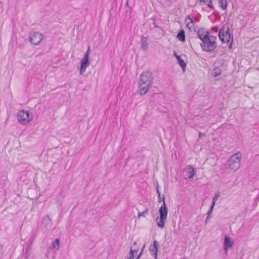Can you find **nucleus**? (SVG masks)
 <instances>
[{"mask_svg": "<svg viewBox=\"0 0 259 259\" xmlns=\"http://www.w3.org/2000/svg\"><path fill=\"white\" fill-rule=\"evenodd\" d=\"M153 80L152 72L146 71L141 74L138 82V91L141 95H145L148 92L151 87Z\"/></svg>", "mask_w": 259, "mask_h": 259, "instance_id": "f257e3e1", "label": "nucleus"}, {"mask_svg": "<svg viewBox=\"0 0 259 259\" xmlns=\"http://www.w3.org/2000/svg\"><path fill=\"white\" fill-rule=\"evenodd\" d=\"M241 159V154L240 152L233 154L227 161V168L236 171L240 167V161Z\"/></svg>", "mask_w": 259, "mask_h": 259, "instance_id": "f03ea898", "label": "nucleus"}, {"mask_svg": "<svg viewBox=\"0 0 259 259\" xmlns=\"http://www.w3.org/2000/svg\"><path fill=\"white\" fill-rule=\"evenodd\" d=\"M200 46L202 51L206 52H211L217 48V44L215 41L210 40L208 36L204 37V39L201 40Z\"/></svg>", "mask_w": 259, "mask_h": 259, "instance_id": "7ed1b4c3", "label": "nucleus"}, {"mask_svg": "<svg viewBox=\"0 0 259 259\" xmlns=\"http://www.w3.org/2000/svg\"><path fill=\"white\" fill-rule=\"evenodd\" d=\"M17 118L18 121L22 124H25L32 119V118H30L29 111L24 110L18 112Z\"/></svg>", "mask_w": 259, "mask_h": 259, "instance_id": "20e7f679", "label": "nucleus"}, {"mask_svg": "<svg viewBox=\"0 0 259 259\" xmlns=\"http://www.w3.org/2000/svg\"><path fill=\"white\" fill-rule=\"evenodd\" d=\"M42 38V35L38 32L30 33L29 41L32 45H38Z\"/></svg>", "mask_w": 259, "mask_h": 259, "instance_id": "39448f33", "label": "nucleus"}, {"mask_svg": "<svg viewBox=\"0 0 259 259\" xmlns=\"http://www.w3.org/2000/svg\"><path fill=\"white\" fill-rule=\"evenodd\" d=\"M80 63V74H82L84 72H85L87 67L90 64V62L89 61V55L85 54L83 58L81 59Z\"/></svg>", "mask_w": 259, "mask_h": 259, "instance_id": "423d86ee", "label": "nucleus"}, {"mask_svg": "<svg viewBox=\"0 0 259 259\" xmlns=\"http://www.w3.org/2000/svg\"><path fill=\"white\" fill-rule=\"evenodd\" d=\"M41 227L45 231H47L52 228V222L48 215H46L42 218Z\"/></svg>", "mask_w": 259, "mask_h": 259, "instance_id": "0eeeda50", "label": "nucleus"}, {"mask_svg": "<svg viewBox=\"0 0 259 259\" xmlns=\"http://www.w3.org/2000/svg\"><path fill=\"white\" fill-rule=\"evenodd\" d=\"M163 204L159 209V213L160 217L167 218V208L165 202V197L164 196L162 197Z\"/></svg>", "mask_w": 259, "mask_h": 259, "instance_id": "6e6552de", "label": "nucleus"}, {"mask_svg": "<svg viewBox=\"0 0 259 259\" xmlns=\"http://www.w3.org/2000/svg\"><path fill=\"white\" fill-rule=\"evenodd\" d=\"M158 246V242L156 240H154L153 244L151 245L150 247L151 254L154 257V259H157Z\"/></svg>", "mask_w": 259, "mask_h": 259, "instance_id": "1a4fd4ad", "label": "nucleus"}, {"mask_svg": "<svg viewBox=\"0 0 259 259\" xmlns=\"http://www.w3.org/2000/svg\"><path fill=\"white\" fill-rule=\"evenodd\" d=\"M198 37L202 40L204 37L209 36V32L206 31L204 28H201L199 29L197 33Z\"/></svg>", "mask_w": 259, "mask_h": 259, "instance_id": "9d476101", "label": "nucleus"}, {"mask_svg": "<svg viewBox=\"0 0 259 259\" xmlns=\"http://www.w3.org/2000/svg\"><path fill=\"white\" fill-rule=\"evenodd\" d=\"M185 171L189 179L192 178L195 174V169L192 165H188Z\"/></svg>", "mask_w": 259, "mask_h": 259, "instance_id": "9b49d317", "label": "nucleus"}, {"mask_svg": "<svg viewBox=\"0 0 259 259\" xmlns=\"http://www.w3.org/2000/svg\"><path fill=\"white\" fill-rule=\"evenodd\" d=\"M233 245V242L231 240L230 238L226 235L224 239V249L227 250L228 248L231 247Z\"/></svg>", "mask_w": 259, "mask_h": 259, "instance_id": "f8f14e48", "label": "nucleus"}, {"mask_svg": "<svg viewBox=\"0 0 259 259\" xmlns=\"http://www.w3.org/2000/svg\"><path fill=\"white\" fill-rule=\"evenodd\" d=\"M219 37L220 39V40L223 42H227L228 43L229 42V40L228 37H226V35L225 34V30L224 29H221L220 30L219 33Z\"/></svg>", "mask_w": 259, "mask_h": 259, "instance_id": "ddd939ff", "label": "nucleus"}, {"mask_svg": "<svg viewBox=\"0 0 259 259\" xmlns=\"http://www.w3.org/2000/svg\"><path fill=\"white\" fill-rule=\"evenodd\" d=\"M141 49L144 51H146L148 48L147 42V37L142 36L141 39Z\"/></svg>", "mask_w": 259, "mask_h": 259, "instance_id": "4468645a", "label": "nucleus"}, {"mask_svg": "<svg viewBox=\"0 0 259 259\" xmlns=\"http://www.w3.org/2000/svg\"><path fill=\"white\" fill-rule=\"evenodd\" d=\"M60 247V240L59 238H56L55 240L51 243L50 248L59 250Z\"/></svg>", "mask_w": 259, "mask_h": 259, "instance_id": "2eb2a0df", "label": "nucleus"}, {"mask_svg": "<svg viewBox=\"0 0 259 259\" xmlns=\"http://www.w3.org/2000/svg\"><path fill=\"white\" fill-rule=\"evenodd\" d=\"M177 37L179 40L182 42L185 41V33L183 29H181L179 31L177 35Z\"/></svg>", "mask_w": 259, "mask_h": 259, "instance_id": "dca6fc26", "label": "nucleus"}, {"mask_svg": "<svg viewBox=\"0 0 259 259\" xmlns=\"http://www.w3.org/2000/svg\"><path fill=\"white\" fill-rule=\"evenodd\" d=\"M176 58L180 67L184 70L186 67V63L180 56H176Z\"/></svg>", "mask_w": 259, "mask_h": 259, "instance_id": "f3484780", "label": "nucleus"}, {"mask_svg": "<svg viewBox=\"0 0 259 259\" xmlns=\"http://www.w3.org/2000/svg\"><path fill=\"white\" fill-rule=\"evenodd\" d=\"M158 219H159L158 217H157V218L156 219V220L157 221V226L161 228H164V221L166 219V218L159 217V221H158Z\"/></svg>", "mask_w": 259, "mask_h": 259, "instance_id": "a211bd4d", "label": "nucleus"}, {"mask_svg": "<svg viewBox=\"0 0 259 259\" xmlns=\"http://www.w3.org/2000/svg\"><path fill=\"white\" fill-rule=\"evenodd\" d=\"M2 180L4 181L3 183H1V185L2 186V188L6 189L9 186V182L7 177H4V179H2Z\"/></svg>", "mask_w": 259, "mask_h": 259, "instance_id": "6ab92c4d", "label": "nucleus"}, {"mask_svg": "<svg viewBox=\"0 0 259 259\" xmlns=\"http://www.w3.org/2000/svg\"><path fill=\"white\" fill-rule=\"evenodd\" d=\"M219 6L223 9L225 10L227 7V0H219Z\"/></svg>", "mask_w": 259, "mask_h": 259, "instance_id": "aec40b11", "label": "nucleus"}, {"mask_svg": "<svg viewBox=\"0 0 259 259\" xmlns=\"http://www.w3.org/2000/svg\"><path fill=\"white\" fill-rule=\"evenodd\" d=\"M221 72L222 71L220 68H214V69L213 70V75L214 76H218L221 74Z\"/></svg>", "mask_w": 259, "mask_h": 259, "instance_id": "412c9836", "label": "nucleus"}, {"mask_svg": "<svg viewBox=\"0 0 259 259\" xmlns=\"http://www.w3.org/2000/svg\"><path fill=\"white\" fill-rule=\"evenodd\" d=\"M153 21L152 22V26H150L151 29H152L154 28H158L159 26L157 25L156 23V19L154 17L152 18L151 19Z\"/></svg>", "mask_w": 259, "mask_h": 259, "instance_id": "4be33fe9", "label": "nucleus"}, {"mask_svg": "<svg viewBox=\"0 0 259 259\" xmlns=\"http://www.w3.org/2000/svg\"><path fill=\"white\" fill-rule=\"evenodd\" d=\"M225 34L226 35V37L228 38L229 40L231 37L233 38V35L231 34L229 28H227V30H225Z\"/></svg>", "mask_w": 259, "mask_h": 259, "instance_id": "5701e85b", "label": "nucleus"}, {"mask_svg": "<svg viewBox=\"0 0 259 259\" xmlns=\"http://www.w3.org/2000/svg\"><path fill=\"white\" fill-rule=\"evenodd\" d=\"M137 252V250H133L131 248L129 254V256L127 257V259H133L134 258V252Z\"/></svg>", "mask_w": 259, "mask_h": 259, "instance_id": "b1692460", "label": "nucleus"}, {"mask_svg": "<svg viewBox=\"0 0 259 259\" xmlns=\"http://www.w3.org/2000/svg\"><path fill=\"white\" fill-rule=\"evenodd\" d=\"M148 209L147 208H146L144 211L142 212H139L138 213V216L139 217H140L141 216H143V217H145V214H147L148 213Z\"/></svg>", "mask_w": 259, "mask_h": 259, "instance_id": "393cba45", "label": "nucleus"}, {"mask_svg": "<svg viewBox=\"0 0 259 259\" xmlns=\"http://www.w3.org/2000/svg\"><path fill=\"white\" fill-rule=\"evenodd\" d=\"M193 26H194V21L193 20H191V21H190L189 22H188L187 24V26L189 29H191L193 27Z\"/></svg>", "mask_w": 259, "mask_h": 259, "instance_id": "a878e982", "label": "nucleus"}, {"mask_svg": "<svg viewBox=\"0 0 259 259\" xmlns=\"http://www.w3.org/2000/svg\"><path fill=\"white\" fill-rule=\"evenodd\" d=\"M220 196V192H218L215 193L214 197L213 198L212 202L215 203L216 201L218 199V198Z\"/></svg>", "mask_w": 259, "mask_h": 259, "instance_id": "bb28decb", "label": "nucleus"}, {"mask_svg": "<svg viewBox=\"0 0 259 259\" xmlns=\"http://www.w3.org/2000/svg\"><path fill=\"white\" fill-rule=\"evenodd\" d=\"M211 1H212V0H210L209 3L207 4V6L209 8L211 9L212 10H213L214 7L213 6Z\"/></svg>", "mask_w": 259, "mask_h": 259, "instance_id": "cd10ccee", "label": "nucleus"}, {"mask_svg": "<svg viewBox=\"0 0 259 259\" xmlns=\"http://www.w3.org/2000/svg\"><path fill=\"white\" fill-rule=\"evenodd\" d=\"M29 248L28 247L27 249V250L26 251V255H25V259H28V256H29V252L28 251Z\"/></svg>", "mask_w": 259, "mask_h": 259, "instance_id": "c85d7f7f", "label": "nucleus"}, {"mask_svg": "<svg viewBox=\"0 0 259 259\" xmlns=\"http://www.w3.org/2000/svg\"><path fill=\"white\" fill-rule=\"evenodd\" d=\"M209 37H210V40H214L215 41V40L217 39V37L215 36L209 35Z\"/></svg>", "mask_w": 259, "mask_h": 259, "instance_id": "c756f323", "label": "nucleus"}, {"mask_svg": "<svg viewBox=\"0 0 259 259\" xmlns=\"http://www.w3.org/2000/svg\"><path fill=\"white\" fill-rule=\"evenodd\" d=\"M204 137L205 136V133H202L200 132H199V138H201L202 137Z\"/></svg>", "mask_w": 259, "mask_h": 259, "instance_id": "7c9ffc66", "label": "nucleus"}, {"mask_svg": "<svg viewBox=\"0 0 259 259\" xmlns=\"http://www.w3.org/2000/svg\"><path fill=\"white\" fill-rule=\"evenodd\" d=\"M215 203H214V202H212V204H211V206H210V207L209 208L210 209L213 210V209L214 206L215 205Z\"/></svg>", "mask_w": 259, "mask_h": 259, "instance_id": "2f4dec72", "label": "nucleus"}, {"mask_svg": "<svg viewBox=\"0 0 259 259\" xmlns=\"http://www.w3.org/2000/svg\"><path fill=\"white\" fill-rule=\"evenodd\" d=\"M143 250V248L142 249V251L139 253V254L137 256V257H136V259H140L141 255L142 254Z\"/></svg>", "mask_w": 259, "mask_h": 259, "instance_id": "473e14b6", "label": "nucleus"}, {"mask_svg": "<svg viewBox=\"0 0 259 259\" xmlns=\"http://www.w3.org/2000/svg\"><path fill=\"white\" fill-rule=\"evenodd\" d=\"M156 191L158 194V197H160L161 194H160V192L158 189V186L157 187Z\"/></svg>", "mask_w": 259, "mask_h": 259, "instance_id": "72a5a7b5", "label": "nucleus"}, {"mask_svg": "<svg viewBox=\"0 0 259 259\" xmlns=\"http://www.w3.org/2000/svg\"><path fill=\"white\" fill-rule=\"evenodd\" d=\"M212 210L209 209V210H208V211L207 212V214L208 215H210L211 213H212Z\"/></svg>", "mask_w": 259, "mask_h": 259, "instance_id": "f704fd0d", "label": "nucleus"}, {"mask_svg": "<svg viewBox=\"0 0 259 259\" xmlns=\"http://www.w3.org/2000/svg\"><path fill=\"white\" fill-rule=\"evenodd\" d=\"M187 20H190V21H191V20H192V19L191 18V17H190V16H188L187 17L186 19V21Z\"/></svg>", "mask_w": 259, "mask_h": 259, "instance_id": "c9c22d12", "label": "nucleus"}, {"mask_svg": "<svg viewBox=\"0 0 259 259\" xmlns=\"http://www.w3.org/2000/svg\"><path fill=\"white\" fill-rule=\"evenodd\" d=\"M158 199H159V200H158V202H161V201H162V197L161 198V196H160V197H158Z\"/></svg>", "mask_w": 259, "mask_h": 259, "instance_id": "e433bc0d", "label": "nucleus"}, {"mask_svg": "<svg viewBox=\"0 0 259 259\" xmlns=\"http://www.w3.org/2000/svg\"><path fill=\"white\" fill-rule=\"evenodd\" d=\"M90 52V48H88V50H87V52L85 54H88L89 55Z\"/></svg>", "mask_w": 259, "mask_h": 259, "instance_id": "4c0bfd02", "label": "nucleus"}, {"mask_svg": "<svg viewBox=\"0 0 259 259\" xmlns=\"http://www.w3.org/2000/svg\"><path fill=\"white\" fill-rule=\"evenodd\" d=\"M201 2H204V3H206L208 0H200Z\"/></svg>", "mask_w": 259, "mask_h": 259, "instance_id": "58836bf2", "label": "nucleus"}, {"mask_svg": "<svg viewBox=\"0 0 259 259\" xmlns=\"http://www.w3.org/2000/svg\"><path fill=\"white\" fill-rule=\"evenodd\" d=\"M232 48V45H231V43L229 45V48L230 49Z\"/></svg>", "mask_w": 259, "mask_h": 259, "instance_id": "ea45409f", "label": "nucleus"}, {"mask_svg": "<svg viewBox=\"0 0 259 259\" xmlns=\"http://www.w3.org/2000/svg\"><path fill=\"white\" fill-rule=\"evenodd\" d=\"M174 54L176 57V56H178L175 52H174Z\"/></svg>", "mask_w": 259, "mask_h": 259, "instance_id": "a19ab883", "label": "nucleus"}, {"mask_svg": "<svg viewBox=\"0 0 259 259\" xmlns=\"http://www.w3.org/2000/svg\"><path fill=\"white\" fill-rule=\"evenodd\" d=\"M206 218H207V220H208L210 218V215H207Z\"/></svg>", "mask_w": 259, "mask_h": 259, "instance_id": "79ce46f5", "label": "nucleus"}, {"mask_svg": "<svg viewBox=\"0 0 259 259\" xmlns=\"http://www.w3.org/2000/svg\"><path fill=\"white\" fill-rule=\"evenodd\" d=\"M208 220H207V218L206 219L205 221V223L206 224L208 222Z\"/></svg>", "mask_w": 259, "mask_h": 259, "instance_id": "37998d69", "label": "nucleus"}]
</instances>
